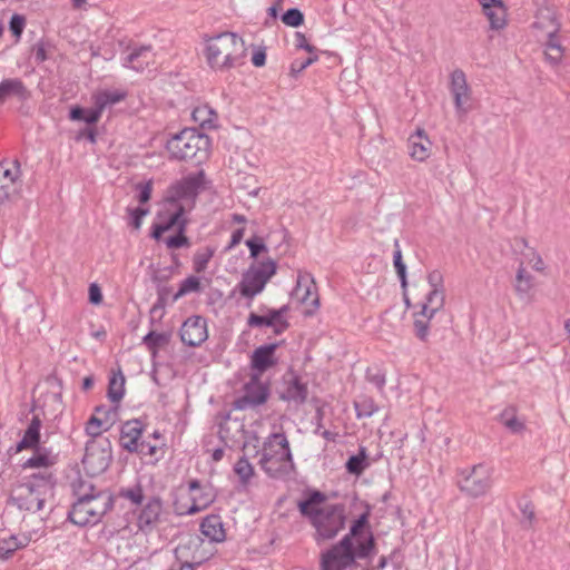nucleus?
Wrapping results in <instances>:
<instances>
[{"instance_id": "20", "label": "nucleus", "mask_w": 570, "mask_h": 570, "mask_svg": "<svg viewBox=\"0 0 570 570\" xmlns=\"http://www.w3.org/2000/svg\"><path fill=\"white\" fill-rule=\"evenodd\" d=\"M208 323L200 315H193L186 318L179 330L181 342L190 347H198L208 340Z\"/></svg>"}, {"instance_id": "64", "label": "nucleus", "mask_w": 570, "mask_h": 570, "mask_svg": "<svg viewBox=\"0 0 570 570\" xmlns=\"http://www.w3.org/2000/svg\"><path fill=\"white\" fill-rule=\"evenodd\" d=\"M70 1L75 9H83L87 3V0H70Z\"/></svg>"}, {"instance_id": "22", "label": "nucleus", "mask_w": 570, "mask_h": 570, "mask_svg": "<svg viewBox=\"0 0 570 570\" xmlns=\"http://www.w3.org/2000/svg\"><path fill=\"white\" fill-rule=\"evenodd\" d=\"M21 176L20 165L17 160L0 163V202L9 199L18 190V180Z\"/></svg>"}, {"instance_id": "1", "label": "nucleus", "mask_w": 570, "mask_h": 570, "mask_svg": "<svg viewBox=\"0 0 570 570\" xmlns=\"http://www.w3.org/2000/svg\"><path fill=\"white\" fill-rule=\"evenodd\" d=\"M203 56L212 70L228 71L244 63L246 57L245 41L229 31L205 36Z\"/></svg>"}, {"instance_id": "27", "label": "nucleus", "mask_w": 570, "mask_h": 570, "mask_svg": "<svg viewBox=\"0 0 570 570\" xmlns=\"http://www.w3.org/2000/svg\"><path fill=\"white\" fill-rule=\"evenodd\" d=\"M144 424L139 420H130L122 424L120 431V444L129 452H138L142 436Z\"/></svg>"}, {"instance_id": "26", "label": "nucleus", "mask_w": 570, "mask_h": 570, "mask_svg": "<svg viewBox=\"0 0 570 570\" xmlns=\"http://www.w3.org/2000/svg\"><path fill=\"white\" fill-rule=\"evenodd\" d=\"M479 2L492 30H502L507 27L508 10L502 0H479Z\"/></svg>"}, {"instance_id": "6", "label": "nucleus", "mask_w": 570, "mask_h": 570, "mask_svg": "<svg viewBox=\"0 0 570 570\" xmlns=\"http://www.w3.org/2000/svg\"><path fill=\"white\" fill-rule=\"evenodd\" d=\"M77 495L69 518L78 525L97 524L112 507L111 494L91 485H80Z\"/></svg>"}, {"instance_id": "14", "label": "nucleus", "mask_w": 570, "mask_h": 570, "mask_svg": "<svg viewBox=\"0 0 570 570\" xmlns=\"http://www.w3.org/2000/svg\"><path fill=\"white\" fill-rule=\"evenodd\" d=\"M49 489L45 476L32 475L31 479L16 485L11 491V500L19 509L37 512L42 509L45 495Z\"/></svg>"}, {"instance_id": "36", "label": "nucleus", "mask_w": 570, "mask_h": 570, "mask_svg": "<svg viewBox=\"0 0 570 570\" xmlns=\"http://www.w3.org/2000/svg\"><path fill=\"white\" fill-rule=\"evenodd\" d=\"M40 429L41 422L38 417H33L24 431V434L20 442L17 444V452H21L23 450H36L40 442Z\"/></svg>"}, {"instance_id": "52", "label": "nucleus", "mask_w": 570, "mask_h": 570, "mask_svg": "<svg viewBox=\"0 0 570 570\" xmlns=\"http://www.w3.org/2000/svg\"><path fill=\"white\" fill-rule=\"evenodd\" d=\"M393 263H394V267L396 269L397 275L400 276V278L402 279V283L404 284L405 283V265L402 261V252L399 247L394 252Z\"/></svg>"}, {"instance_id": "25", "label": "nucleus", "mask_w": 570, "mask_h": 570, "mask_svg": "<svg viewBox=\"0 0 570 570\" xmlns=\"http://www.w3.org/2000/svg\"><path fill=\"white\" fill-rule=\"evenodd\" d=\"M268 397V386L263 383L258 375H253L249 382L245 385V394L238 401L239 407L250 405H259L266 402Z\"/></svg>"}, {"instance_id": "15", "label": "nucleus", "mask_w": 570, "mask_h": 570, "mask_svg": "<svg viewBox=\"0 0 570 570\" xmlns=\"http://www.w3.org/2000/svg\"><path fill=\"white\" fill-rule=\"evenodd\" d=\"M110 460L111 449L108 440H90L87 442L82 464L88 474H100L108 468Z\"/></svg>"}, {"instance_id": "9", "label": "nucleus", "mask_w": 570, "mask_h": 570, "mask_svg": "<svg viewBox=\"0 0 570 570\" xmlns=\"http://www.w3.org/2000/svg\"><path fill=\"white\" fill-rule=\"evenodd\" d=\"M371 511H365L353 521L350 532L337 543L352 554L353 560L368 558L375 551V541L370 525Z\"/></svg>"}, {"instance_id": "18", "label": "nucleus", "mask_w": 570, "mask_h": 570, "mask_svg": "<svg viewBox=\"0 0 570 570\" xmlns=\"http://www.w3.org/2000/svg\"><path fill=\"white\" fill-rule=\"evenodd\" d=\"M289 307L287 305L281 308H266L265 313L259 315L250 313L247 318L249 327H271L275 334H282L289 327L287 315Z\"/></svg>"}, {"instance_id": "54", "label": "nucleus", "mask_w": 570, "mask_h": 570, "mask_svg": "<svg viewBox=\"0 0 570 570\" xmlns=\"http://www.w3.org/2000/svg\"><path fill=\"white\" fill-rule=\"evenodd\" d=\"M258 440L256 438L248 439L243 445L245 456H255L258 454Z\"/></svg>"}, {"instance_id": "21", "label": "nucleus", "mask_w": 570, "mask_h": 570, "mask_svg": "<svg viewBox=\"0 0 570 570\" xmlns=\"http://www.w3.org/2000/svg\"><path fill=\"white\" fill-rule=\"evenodd\" d=\"M407 154L413 161L425 163L433 153V142L424 128L417 127L407 138Z\"/></svg>"}, {"instance_id": "12", "label": "nucleus", "mask_w": 570, "mask_h": 570, "mask_svg": "<svg viewBox=\"0 0 570 570\" xmlns=\"http://www.w3.org/2000/svg\"><path fill=\"white\" fill-rule=\"evenodd\" d=\"M494 470L487 464H475L458 474L456 485L469 498L478 499L490 493L494 484Z\"/></svg>"}, {"instance_id": "33", "label": "nucleus", "mask_w": 570, "mask_h": 570, "mask_svg": "<svg viewBox=\"0 0 570 570\" xmlns=\"http://www.w3.org/2000/svg\"><path fill=\"white\" fill-rule=\"evenodd\" d=\"M203 535L214 542H222L226 538V531L222 518L216 514L207 515L200 523Z\"/></svg>"}, {"instance_id": "11", "label": "nucleus", "mask_w": 570, "mask_h": 570, "mask_svg": "<svg viewBox=\"0 0 570 570\" xmlns=\"http://www.w3.org/2000/svg\"><path fill=\"white\" fill-rule=\"evenodd\" d=\"M128 94L124 89H98L91 95L92 108H81L79 106L70 109L69 118L73 121H83L88 125L97 124L107 107L117 105L127 98Z\"/></svg>"}, {"instance_id": "59", "label": "nucleus", "mask_w": 570, "mask_h": 570, "mask_svg": "<svg viewBox=\"0 0 570 570\" xmlns=\"http://www.w3.org/2000/svg\"><path fill=\"white\" fill-rule=\"evenodd\" d=\"M134 503H140L142 500V492L140 489L128 490L124 493Z\"/></svg>"}, {"instance_id": "4", "label": "nucleus", "mask_w": 570, "mask_h": 570, "mask_svg": "<svg viewBox=\"0 0 570 570\" xmlns=\"http://www.w3.org/2000/svg\"><path fill=\"white\" fill-rule=\"evenodd\" d=\"M547 268V263L538 250L525 244L512 282L513 292L520 301L530 303L535 299L539 282L534 273L546 275Z\"/></svg>"}, {"instance_id": "63", "label": "nucleus", "mask_w": 570, "mask_h": 570, "mask_svg": "<svg viewBox=\"0 0 570 570\" xmlns=\"http://www.w3.org/2000/svg\"><path fill=\"white\" fill-rule=\"evenodd\" d=\"M309 55H311V56H309L307 59H305V60L301 61V63H303V65H304L305 69H306L308 66H311L312 63H314L315 61H317V59H318V57H317V55H316L315 52L309 53Z\"/></svg>"}, {"instance_id": "58", "label": "nucleus", "mask_w": 570, "mask_h": 570, "mask_svg": "<svg viewBox=\"0 0 570 570\" xmlns=\"http://www.w3.org/2000/svg\"><path fill=\"white\" fill-rule=\"evenodd\" d=\"M252 62L255 67H263L266 62V53L264 50L258 49L252 56Z\"/></svg>"}, {"instance_id": "61", "label": "nucleus", "mask_w": 570, "mask_h": 570, "mask_svg": "<svg viewBox=\"0 0 570 570\" xmlns=\"http://www.w3.org/2000/svg\"><path fill=\"white\" fill-rule=\"evenodd\" d=\"M36 60L42 62L47 59V51L42 45H38L35 50Z\"/></svg>"}, {"instance_id": "62", "label": "nucleus", "mask_w": 570, "mask_h": 570, "mask_svg": "<svg viewBox=\"0 0 570 570\" xmlns=\"http://www.w3.org/2000/svg\"><path fill=\"white\" fill-rule=\"evenodd\" d=\"M305 69L304 65L299 60H295L291 65V73L296 75Z\"/></svg>"}, {"instance_id": "10", "label": "nucleus", "mask_w": 570, "mask_h": 570, "mask_svg": "<svg viewBox=\"0 0 570 570\" xmlns=\"http://www.w3.org/2000/svg\"><path fill=\"white\" fill-rule=\"evenodd\" d=\"M276 271L277 264L273 258L268 257L263 261H256L243 273L234 292L252 302L265 289L267 283L276 274Z\"/></svg>"}, {"instance_id": "17", "label": "nucleus", "mask_w": 570, "mask_h": 570, "mask_svg": "<svg viewBox=\"0 0 570 570\" xmlns=\"http://www.w3.org/2000/svg\"><path fill=\"white\" fill-rule=\"evenodd\" d=\"M118 420V406L99 405L85 424V432L91 440H97L102 433L109 431Z\"/></svg>"}, {"instance_id": "60", "label": "nucleus", "mask_w": 570, "mask_h": 570, "mask_svg": "<svg viewBox=\"0 0 570 570\" xmlns=\"http://www.w3.org/2000/svg\"><path fill=\"white\" fill-rule=\"evenodd\" d=\"M198 546H199V540H193L187 546H178L176 549V554H177L178 559L184 558L186 556V553H185L186 549H191L193 547L196 548Z\"/></svg>"}, {"instance_id": "19", "label": "nucleus", "mask_w": 570, "mask_h": 570, "mask_svg": "<svg viewBox=\"0 0 570 570\" xmlns=\"http://www.w3.org/2000/svg\"><path fill=\"white\" fill-rule=\"evenodd\" d=\"M293 296L303 305L306 316L313 315L320 307L316 284L308 274L298 275Z\"/></svg>"}, {"instance_id": "35", "label": "nucleus", "mask_w": 570, "mask_h": 570, "mask_svg": "<svg viewBox=\"0 0 570 570\" xmlns=\"http://www.w3.org/2000/svg\"><path fill=\"white\" fill-rule=\"evenodd\" d=\"M191 118L199 127L212 129L217 125L218 115L208 104H199L193 109Z\"/></svg>"}, {"instance_id": "40", "label": "nucleus", "mask_w": 570, "mask_h": 570, "mask_svg": "<svg viewBox=\"0 0 570 570\" xmlns=\"http://www.w3.org/2000/svg\"><path fill=\"white\" fill-rule=\"evenodd\" d=\"M148 351L155 356L159 350L164 348L169 342V335L166 333L149 332L142 340Z\"/></svg>"}, {"instance_id": "41", "label": "nucleus", "mask_w": 570, "mask_h": 570, "mask_svg": "<svg viewBox=\"0 0 570 570\" xmlns=\"http://www.w3.org/2000/svg\"><path fill=\"white\" fill-rule=\"evenodd\" d=\"M366 453L362 449L357 455L351 456L346 462V470L354 475H361L366 468Z\"/></svg>"}, {"instance_id": "42", "label": "nucleus", "mask_w": 570, "mask_h": 570, "mask_svg": "<svg viewBox=\"0 0 570 570\" xmlns=\"http://www.w3.org/2000/svg\"><path fill=\"white\" fill-rule=\"evenodd\" d=\"M128 214V225L135 229L139 230L142 225V219L149 214V208L145 206H138L135 208H127Z\"/></svg>"}, {"instance_id": "56", "label": "nucleus", "mask_w": 570, "mask_h": 570, "mask_svg": "<svg viewBox=\"0 0 570 570\" xmlns=\"http://www.w3.org/2000/svg\"><path fill=\"white\" fill-rule=\"evenodd\" d=\"M202 561H203V558L197 557V556H193L190 562H188V561H186V562H178V563L174 564L170 568V570H194V564L195 563L199 564Z\"/></svg>"}, {"instance_id": "50", "label": "nucleus", "mask_w": 570, "mask_h": 570, "mask_svg": "<svg viewBox=\"0 0 570 570\" xmlns=\"http://www.w3.org/2000/svg\"><path fill=\"white\" fill-rule=\"evenodd\" d=\"M138 452L145 456L154 458L155 462H157L164 455V450L161 448H158L156 445H149V444L146 445L145 443H142L140 445V449Z\"/></svg>"}, {"instance_id": "57", "label": "nucleus", "mask_w": 570, "mask_h": 570, "mask_svg": "<svg viewBox=\"0 0 570 570\" xmlns=\"http://www.w3.org/2000/svg\"><path fill=\"white\" fill-rule=\"evenodd\" d=\"M89 301L96 305L100 304L102 301V294L97 284H91L89 286Z\"/></svg>"}, {"instance_id": "38", "label": "nucleus", "mask_w": 570, "mask_h": 570, "mask_svg": "<svg viewBox=\"0 0 570 570\" xmlns=\"http://www.w3.org/2000/svg\"><path fill=\"white\" fill-rule=\"evenodd\" d=\"M125 376L120 370L118 372H114L109 380L108 397L117 406L125 395Z\"/></svg>"}, {"instance_id": "30", "label": "nucleus", "mask_w": 570, "mask_h": 570, "mask_svg": "<svg viewBox=\"0 0 570 570\" xmlns=\"http://www.w3.org/2000/svg\"><path fill=\"white\" fill-rule=\"evenodd\" d=\"M277 346L278 345L274 343L257 347L250 357L252 367L259 374L273 367L277 362L275 358Z\"/></svg>"}, {"instance_id": "53", "label": "nucleus", "mask_w": 570, "mask_h": 570, "mask_svg": "<svg viewBox=\"0 0 570 570\" xmlns=\"http://www.w3.org/2000/svg\"><path fill=\"white\" fill-rule=\"evenodd\" d=\"M246 245L253 258H256L262 252L267 250L266 245L261 239H248Z\"/></svg>"}, {"instance_id": "2", "label": "nucleus", "mask_w": 570, "mask_h": 570, "mask_svg": "<svg viewBox=\"0 0 570 570\" xmlns=\"http://www.w3.org/2000/svg\"><path fill=\"white\" fill-rule=\"evenodd\" d=\"M299 511L309 519L316 530L317 539L334 538L345 525L344 510L326 501V498L316 492L299 503Z\"/></svg>"}, {"instance_id": "13", "label": "nucleus", "mask_w": 570, "mask_h": 570, "mask_svg": "<svg viewBox=\"0 0 570 570\" xmlns=\"http://www.w3.org/2000/svg\"><path fill=\"white\" fill-rule=\"evenodd\" d=\"M181 215V208L174 213L160 214L153 225L151 236L157 240H163L170 249L188 246Z\"/></svg>"}, {"instance_id": "29", "label": "nucleus", "mask_w": 570, "mask_h": 570, "mask_svg": "<svg viewBox=\"0 0 570 570\" xmlns=\"http://www.w3.org/2000/svg\"><path fill=\"white\" fill-rule=\"evenodd\" d=\"M31 540L27 533H0V560H8L16 551L26 548Z\"/></svg>"}, {"instance_id": "34", "label": "nucleus", "mask_w": 570, "mask_h": 570, "mask_svg": "<svg viewBox=\"0 0 570 570\" xmlns=\"http://www.w3.org/2000/svg\"><path fill=\"white\" fill-rule=\"evenodd\" d=\"M499 422L513 434H521L527 430L525 419L519 415L514 406L503 409Z\"/></svg>"}, {"instance_id": "48", "label": "nucleus", "mask_w": 570, "mask_h": 570, "mask_svg": "<svg viewBox=\"0 0 570 570\" xmlns=\"http://www.w3.org/2000/svg\"><path fill=\"white\" fill-rule=\"evenodd\" d=\"M137 189L139 190V194H138V202L141 204V206H144L145 204H147L150 198H151V194H153V181L151 180H148V181H145V183H141V184H138L137 185Z\"/></svg>"}, {"instance_id": "55", "label": "nucleus", "mask_w": 570, "mask_h": 570, "mask_svg": "<svg viewBox=\"0 0 570 570\" xmlns=\"http://www.w3.org/2000/svg\"><path fill=\"white\" fill-rule=\"evenodd\" d=\"M295 46L298 49L306 50L308 53L315 52V48L308 43L306 37L301 32L295 35Z\"/></svg>"}, {"instance_id": "7", "label": "nucleus", "mask_w": 570, "mask_h": 570, "mask_svg": "<svg viewBox=\"0 0 570 570\" xmlns=\"http://www.w3.org/2000/svg\"><path fill=\"white\" fill-rule=\"evenodd\" d=\"M166 150L174 159L186 160L197 158L203 160L209 155L210 139L195 129L185 128L168 139Z\"/></svg>"}, {"instance_id": "8", "label": "nucleus", "mask_w": 570, "mask_h": 570, "mask_svg": "<svg viewBox=\"0 0 570 570\" xmlns=\"http://www.w3.org/2000/svg\"><path fill=\"white\" fill-rule=\"evenodd\" d=\"M259 464L271 476H281L292 470L293 459L289 443L283 433H273L267 438Z\"/></svg>"}, {"instance_id": "49", "label": "nucleus", "mask_w": 570, "mask_h": 570, "mask_svg": "<svg viewBox=\"0 0 570 570\" xmlns=\"http://www.w3.org/2000/svg\"><path fill=\"white\" fill-rule=\"evenodd\" d=\"M24 26H26L24 17H22L20 14H13L11 17L9 29L17 39H19L21 37Z\"/></svg>"}, {"instance_id": "23", "label": "nucleus", "mask_w": 570, "mask_h": 570, "mask_svg": "<svg viewBox=\"0 0 570 570\" xmlns=\"http://www.w3.org/2000/svg\"><path fill=\"white\" fill-rule=\"evenodd\" d=\"M450 91L453 96L455 108L459 112L465 114L471 101V88L468 85L466 76L462 70H454L450 77Z\"/></svg>"}, {"instance_id": "47", "label": "nucleus", "mask_w": 570, "mask_h": 570, "mask_svg": "<svg viewBox=\"0 0 570 570\" xmlns=\"http://www.w3.org/2000/svg\"><path fill=\"white\" fill-rule=\"evenodd\" d=\"M282 21L286 26L298 27L303 23L304 17H303V13L298 9H289L283 14Z\"/></svg>"}, {"instance_id": "3", "label": "nucleus", "mask_w": 570, "mask_h": 570, "mask_svg": "<svg viewBox=\"0 0 570 570\" xmlns=\"http://www.w3.org/2000/svg\"><path fill=\"white\" fill-rule=\"evenodd\" d=\"M560 30L561 21L556 8L543 6L537 10L531 32L535 40L543 46L546 60L553 66L559 65L566 53Z\"/></svg>"}, {"instance_id": "24", "label": "nucleus", "mask_w": 570, "mask_h": 570, "mask_svg": "<svg viewBox=\"0 0 570 570\" xmlns=\"http://www.w3.org/2000/svg\"><path fill=\"white\" fill-rule=\"evenodd\" d=\"M335 544L321 558V570H347L355 564L352 554Z\"/></svg>"}, {"instance_id": "5", "label": "nucleus", "mask_w": 570, "mask_h": 570, "mask_svg": "<svg viewBox=\"0 0 570 570\" xmlns=\"http://www.w3.org/2000/svg\"><path fill=\"white\" fill-rule=\"evenodd\" d=\"M422 298L416 303L419 311L414 314V327L419 338L425 340L430 322L441 311L445 302L443 276L439 271L428 275V283L422 287Z\"/></svg>"}, {"instance_id": "16", "label": "nucleus", "mask_w": 570, "mask_h": 570, "mask_svg": "<svg viewBox=\"0 0 570 570\" xmlns=\"http://www.w3.org/2000/svg\"><path fill=\"white\" fill-rule=\"evenodd\" d=\"M206 176L203 170L189 174L169 187L168 198L173 202L194 200L206 188Z\"/></svg>"}, {"instance_id": "43", "label": "nucleus", "mask_w": 570, "mask_h": 570, "mask_svg": "<svg viewBox=\"0 0 570 570\" xmlns=\"http://www.w3.org/2000/svg\"><path fill=\"white\" fill-rule=\"evenodd\" d=\"M234 472L243 484H247L254 476V468L245 458H240L234 465Z\"/></svg>"}, {"instance_id": "37", "label": "nucleus", "mask_w": 570, "mask_h": 570, "mask_svg": "<svg viewBox=\"0 0 570 570\" xmlns=\"http://www.w3.org/2000/svg\"><path fill=\"white\" fill-rule=\"evenodd\" d=\"M56 455L45 448H37L31 458L22 463L23 469H48L56 463Z\"/></svg>"}, {"instance_id": "46", "label": "nucleus", "mask_w": 570, "mask_h": 570, "mask_svg": "<svg viewBox=\"0 0 570 570\" xmlns=\"http://www.w3.org/2000/svg\"><path fill=\"white\" fill-rule=\"evenodd\" d=\"M233 220L235 223L239 224L240 226L238 228H236L232 233L230 243L228 245V248H233L236 245H238L240 243V240L243 239L244 234H245V224H246L245 216L235 214V215H233Z\"/></svg>"}, {"instance_id": "45", "label": "nucleus", "mask_w": 570, "mask_h": 570, "mask_svg": "<svg viewBox=\"0 0 570 570\" xmlns=\"http://www.w3.org/2000/svg\"><path fill=\"white\" fill-rule=\"evenodd\" d=\"M199 288H200L199 279L195 276H189L180 283L178 292L174 295V301H178L179 298H181L183 296H185L189 293L198 292Z\"/></svg>"}, {"instance_id": "51", "label": "nucleus", "mask_w": 570, "mask_h": 570, "mask_svg": "<svg viewBox=\"0 0 570 570\" xmlns=\"http://www.w3.org/2000/svg\"><path fill=\"white\" fill-rule=\"evenodd\" d=\"M210 257L212 252L198 253L194 258L195 271L198 273L205 271Z\"/></svg>"}, {"instance_id": "39", "label": "nucleus", "mask_w": 570, "mask_h": 570, "mask_svg": "<svg viewBox=\"0 0 570 570\" xmlns=\"http://www.w3.org/2000/svg\"><path fill=\"white\" fill-rule=\"evenodd\" d=\"M26 94V87L19 79H6L0 82V104H3L9 97H22Z\"/></svg>"}, {"instance_id": "32", "label": "nucleus", "mask_w": 570, "mask_h": 570, "mask_svg": "<svg viewBox=\"0 0 570 570\" xmlns=\"http://www.w3.org/2000/svg\"><path fill=\"white\" fill-rule=\"evenodd\" d=\"M173 505L175 512L179 515L197 513V509L193 501L191 490L188 488V483L176 489Z\"/></svg>"}, {"instance_id": "31", "label": "nucleus", "mask_w": 570, "mask_h": 570, "mask_svg": "<svg viewBox=\"0 0 570 570\" xmlns=\"http://www.w3.org/2000/svg\"><path fill=\"white\" fill-rule=\"evenodd\" d=\"M188 488L191 490L193 501L197 512L207 509L215 501V493L212 487L191 480L188 482Z\"/></svg>"}, {"instance_id": "28", "label": "nucleus", "mask_w": 570, "mask_h": 570, "mask_svg": "<svg viewBox=\"0 0 570 570\" xmlns=\"http://www.w3.org/2000/svg\"><path fill=\"white\" fill-rule=\"evenodd\" d=\"M163 511V504L159 499H150L141 509L137 525L145 532L151 531L159 522Z\"/></svg>"}, {"instance_id": "44", "label": "nucleus", "mask_w": 570, "mask_h": 570, "mask_svg": "<svg viewBox=\"0 0 570 570\" xmlns=\"http://www.w3.org/2000/svg\"><path fill=\"white\" fill-rule=\"evenodd\" d=\"M356 416L370 417L379 411V406L372 397H364L355 403Z\"/></svg>"}]
</instances>
